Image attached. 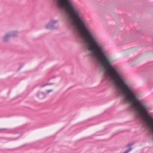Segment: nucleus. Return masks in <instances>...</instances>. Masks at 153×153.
Listing matches in <instances>:
<instances>
[{"mask_svg": "<svg viewBox=\"0 0 153 153\" xmlns=\"http://www.w3.org/2000/svg\"><path fill=\"white\" fill-rule=\"evenodd\" d=\"M53 91V90L51 89V90H47V92L48 93H49L51 92H52Z\"/></svg>", "mask_w": 153, "mask_h": 153, "instance_id": "obj_8", "label": "nucleus"}, {"mask_svg": "<svg viewBox=\"0 0 153 153\" xmlns=\"http://www.w3.org/2000/svg\"><path fill=\"white\" fill-rule=\"evenodd\" d=\"M53 83H48L46 84H45L43 85H41L40 86L41 87H43L45 86H46V85H51L53 84Z\"/></svg>", "mask_w": 153, "mask_h": 153, "instance_id": "obj_6", "label": "nucleus"}, {"mask_svg": "<svg viewBox=\"0 0 153 153\" xmlns=\"http://www.w3.org/2000/svg\"><path fill=\"white\" fill-rule=\"evenodd\" d=\"M134 144V143H131L129 144H128L126 145V147H129L133 145Z\"/></svg>", "mask_w": 153, "mask_h": 153, "instance_id": "obj_7", "label": "nucleus"}, {"mask_svg": "<svg viewBox=\"0 0 153 153\" xmlns=\"http://www.w3.org/2000/svg\"><path fill=\"white\" fill-rule=\"evenodd\" d=\"M58 20L51 19L46 24L45 28L48 29H54L57 28L59 27Z\"/></svg>", "mask_w": 153, "mask_h": 153, "instance_id": "obj_1", "label": "nucleus"}, {"mask_svg": "<svg viewBox=\"0 0 153 153\" xmlns=\"http://www.w3.org/2000/svg\"><path fill=\"white\" fill-rule=\"evenodd\" d=\"M21 68V67H20L19 69V70Z\"/></svg>", "mask_w": 153, "mask_h": 153, "instance_id": "obj_10", "label": "nucleus"}, {"mask_svg": "<svg viewBox=\"0 0 153 153\" xmlns=\"http://www.w3.org/2000/svg\"><path fill=\"white\" fill-rule=\"evenodd\" d=\"M132 149V148L130 147L128 149L126 150L122 153H128Z\"/></svg>", "mask_w": 153, "mask_h": 153, "instance_id": "obj_5", "label": "nucleus"}, {"mask_svg": "<svg viewBox=\"0 0 153 153\" xmlns=\"http://www.w3.org/2000/svg\"><path fill=\"white\" fill-rule=\"evenodd\" d=\"M5 129H0V130H3Z\"/></svg>", "mask_w": 153, "mask_h": 153, "instance_id": "obj_9", "label": "nucleus"}, {"mask_svg": "<svg viewBox=\"0 0 153 153\" xmlns=\"http://www.w3.org/2000/svg\"><path fill=\"white\" fill-rule=\"evenodd\" d=\"M11 37H16L18 35V32L16 30H12L8 32Z\"/></svg>", "mask_w": 153, "mask_h": 153, "instance_id": "obj_3", "label": "nucleus"}, {"mask_svg": "<svg viewBox=\"0 0 153 153\" xmlns=\"http://www.w3.org/2000/svg\"><path fill=\"white\" fill-rule=\"evenodd\" d=\"M11 37L8 32L5 34L2 38V41L4 42H7Z\"/></svg>", "mask_w": 153, "mask_h": 153, "instance_id": "obj_2", "label": "nucleus"}, {"mask_svg": "<svg viewBox=\"0 0 153 153\" xmlns=\"http://www.w3.org/2000/svg\"><path fill=\"white\" fill-rule=\"evenodd\" d=\"M46 94L42 92H39L37 94V97L39 98L42 99L45 97Z\"/></svg>", "mask_w": 153, "mask_h": 153, "instance_id": "obj_4", "label": "nucleus"}]
</instances>
